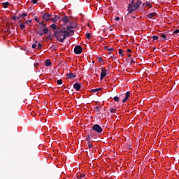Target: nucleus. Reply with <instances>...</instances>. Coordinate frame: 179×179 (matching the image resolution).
Segmentation results:
<instances>
[{
  "mask_svg": "<svg viewBox=\"0 0 179 179\" xmlns=\"http://www.w3.org/2000/svg\"><path fill=\"white\" fill-rule=\"evenodd\" d=\"M64 32L62 29H57V31H54V35L52 37H55L57 41H59L60 43H64L65 40L61 41L62 38H64Z\"/></svg>",
  "mask_w": 179,
  "mask_h": 179,
  "instance_id": "nucleus-1",
  "label": "nucleus"
},
{
  "mask_svg": "<svg viewBox=\"0 0 179 179\" xmlns=\"http://www.w3.org/2000/svg\"><path fill=\"white\" fill-rule=\"evenodd\" d=\"M62 30L64 31V34L63 38L61 39V41H62L63 40H65L66 37H69V36H71V34L66 29H62Z\"/></svg>",
  "mask_w": 179,
  "mask_h": 179,
  "instance_id": "nucleus-6",
  "label": "nucleus"
},
{
  "mask_svg": "<svg viewBox=\"0 0 179 179\" xmlns=\"http://www.w3.org/2000/svg\"><path fill=\"white\" fill-rule=\"evenodd\" d=\"M2 5H3V8H8V6L9 5V2L2 3Z\"/></svg>",
  "mask_w": 179,
  "mask_h": 179,
  "instance_id": "nucleus-19",
  "label": "nucleus"
},
{
  "mask_svg": "<svg viewBox=\"0 0 179 179\" xmlns=\"http://www.w3.org/2000/svg\"><path fill=\"white\" fill-rule=\"evenodd\" d=\"M26 16H27V13H22L17 16V19L19 20V19H23V17H26Z\"/></svg>",
  "mask_w": 179,
  "mask_h": 179,
  "instance_id": "nucleus-14",
  "label": "nucleus"
},
{
  "mask_svg": "<svg viewBox=\"0 0 179 179\" xmlns=\"http://www.w3.org/2000/svg\"><path fill=\"white\" fill-rule=\"evenodd\" d=\"M48 38H51V36L49 35V36H48Z\"/></svg>",
  "mask_w": 179,
  "mask_h": 179,
  "instance_id": "nucleus-53",
  "label": "nucleus"
},
{
  "mask_svg": "<svg viewBox=\"0 0 179 179\" xmlns=\"http://www.w3.org/2000/svg\"><path fill=\"white\" fill-rule=\"evenodd\" d=\"M51 15L48 13H45V14L43 15L42 18L44 20H46V22H48V20H51Z\"/></svg>",
  "mask_w": 179,
  "mask_h": 179,
  "instance_id": "nucleus-5",
  "label": "nucleus"
},
{
  "mask_svg": "<svg viewBox=\"0 0 179 179\" xmlns=\"http://www.w3.org/2000/svg\"><path fill=\"white\" fill-rule=\"evenodd\" d=\"M20 27L21 30H24L26 25H24V24H21L20 25Z\"/></svg>",
  "mask_w": 179,
  "mask_h": 179,
  "instance_id": "nucleus-25",
  "label": "nucleus"
},
{
  "mask_svg": "<svg viewBox=\"0 0 179 179\" xmlns=\"http://www.w3.org/2000/svg\"><path fill=\"white\" fill-rule=\"evenodd\" d=\"M127 52H132V51L131 50V49H127Z\"/></svg>",
  "mask_w": 179,
  "mask_h": 179,
  "instance_id": "nucleus-49",
  "label": "nucleus"
},
{
  "mask_svg": "<svg viewBox=\"0 0 179 179\" xmlns=\"http://www.w3.org/2000/svg\"><path fill=\"white\" fill-rule=\"evenodd\" d=\"M137 15L133 16V19H136Z\"/></svg>",
  "mask_w": 179,
  "mask_h": 179,
  "instance_id": "nucleus-52",
  "label": "nucleus"
},
{
  "mask_svg": "<svg viewBox=\"0 0 179 179\" xmlns=\"http://www.w3.org/2000/svg\"><path fill=\"white\" fill-rule=\"evenodd\" d=\"M134 2H135V0H132L131 3L129 4V6L127 8L129 13H132V12H135V10L138 9L137 7L134 4Z\"/></svg>",
  "mask_w": 179,
  "mask_h": 179,
  "instance_id": "nucleus-2",
  "label": "nucleus"
},
{
  "mask_svg": "<svg viewBox=\"0 0 179 179\" xmlns=\"http://www.w3.org/2000/svg\"><path fill=\"white\" fill-rule=\"evenodd\" d=\"M129 58H131V55H128Z\"/></svg>",
  "mask_w": 179,
  "mask_h": 179,
  "instance_id": "nucleus-54",
  "label": "nucleus"
},
{
  "mask_svg": "<svg viewBox=\"0 0 179 179\" xmlns=\"http://www.w3.org/2000/svg\"><path fill=\"white\" fill-rule=\"evenodd\" d=\"M41 30H42V29L40 28V31H36V33L38 34H39V36H41V37H42V36H43V34H44V32H41Z\"/></svg>",
  "mask_w": 179,
  "mask_h": 179,
  "instance_id": "nucleus-18",
  "label": "nucleus"
},
{
  "mask_svg": "<svg viewBox=\"0 0 179 179\" xmlns=\"http://www.w3.org/2000/svg\"><path fill=\"white\" fill-rule=\"evenodd\" d=\"M51 29H52L53 30H57V25L55 24H52L50 25Z\"/></svg>",
  "mask_w": 179,
  "mask_h": 179,
  "instance_id": "nucleus-22",
  "label": "nucleus"
},
{
  "mask_svg": "<svg viewBox=\"0 0 179 179\" xmlns=\"http://www.w3.org/2000/svg\"><path fill=\"white\" fill-rule=\"evenodd\" d=\"M32 3H37V0H32Z\"/></svg>",
  "mask_w": 179,
  "mask_h": 179,
  "instance_id": "nucleus-47",
  "label": "nucleus"
},
{
  "mask_svg": "<svg viewBox=\"0 0 179 179\" xmlns=\"http://www.w3.org/2000/svg\"><path fill=\"white\" fill-rule=\"evenodd\" d=\"M130 64H135V62H134V60H131V61L130 62Z\"/></svg>",
  "mask_w": 179,
  "mask_h": 179,
  "instance_id": "nucleus-50",
  "label": "nucleus"
},
{
  "mask_svg": "<svg viewBox=\"0 0 179 179\" xmlns=\"http://www.w3.org/2000/svg\"><path fill=\"white\" fill-rule=\"evenodd\" d=\"M159 37H162L164 40H167V38H166V34H161V35H159Z\"/></svg>",
  "mask_w": 179,
  "mask_h": 179,
  "instance_id": "nucleus-27",
  "label": "nucleus"
},
{
  "mask_svg": "<svg viewBox=\"0 0 179 179\" xmlns=\"http://www.w3.org/2000/svg\"><path fill=\"white\" fill-rule=\"evenodd\" d=\"M83 51V49L82 48V46H80V45H77L74 48L75 54H77V55L82 54Z\"/></svg>",
  "mask_w": 179,
  "mask_h": 179,
  "instance_id": "nucleus-4",
  "label": "nucleus"
},
{
  "mask_svg": "<svg viewBox=\"0 0 179 179\" xmlns=\"http://www.w3.org/2000/svg\"><path fill=\"white\" fill-rule=\"evenodd\" d=\"M57 85H62V80L59 79L57 81Z\"/></svg>",
  "mask_w": 179,
  "mask_h": 179,
  "instance_id": "nucleus-35",
  "label": "nucleus"
},
{
  "mask_svg": "<svg viewBox=\"0 0 179 179\" xmlns=\"http://www.w3.org/2000/svg\"><path fill=\"white\" fill-rule=\"evenodd\" d=\"M152 39H153L154 41H156V40H159V36H152Z\"/></svg>",
  "mask_w": 179,
  "mask_h": 179,
  "instance_id": "nucleus-31",
  "label": "nucleus"
},
{
  "mask_svg": "<svg viewBox=\"0 0 179 179\" xmlns=\"http://www.w3.org/2000/svg\"><path fill=\"white\" fill-rule=\"evenodd\" d=\"M88 148L89 149H92V148H93V145L91 144L90 143H88Z\"/></svg>",
  "mask_w": 179,
  "mask_h": 179,
  "instance_id": "nucleus-39",
  "label": "nucleus"
},
{
  "mask_svg": "<svg viewBox=\"0 0 179 179\" xmlns=\"http://www.w3.org/2000/svg\"><path fill=\"white\" fill-rule=\"evenodd\" d=\"M113 99L115 100V101L120 103V98L118 96H115Z\"/></svg>",
  "mask_w": 179,
  "mask_h": 179,
  "instance_id": "nucleus-29",
  "label": "nucleus"
},
{
  "mask_svg": "<svg viewBox=\"0 0 179 179\" xmlns=\"http://www.w3.org/2000/svg\"><path fill=\"white\" fill-rule=\"evenodd\" d=\"M146 6H149L150 8H152V5L150 3H147Z\"/></svg>",
  "mask_w": 179,
  "mask_h": 179,
  "instance_id": "nucleus-48",
  "label": "nucleus"
},
{
  "mask_svg": "<svg viewBox=\"0 0 179 179\" xmlns=\"http://www.w3.org/2000/svg\"><path fill=\"white\" fill-rule=\"evenodd\" d=\"M21 22H20V20H19V23H20Z\"/></svg>",
  "mask_w": 179,
  "mask_h": 179,
  "instance_id": "nucleus-58",
  "label": "nucleus"
},
{
  "mask_svg": "<svg viewBox=\"0 0 179 179\" xmlns=\"http://www.w3.org/2000/svg\"><path fill=\"white\" fill-rule=\"evenodd\" d=\"M115 21H116V22H120V17H117L115 18Z\"/></svg>",
  "mask_w": 179,
  "mask_h": 179,
  "instance_id": "nucleus-45",
  "label": "nucleus"
},
{
  "mask_svg": "<svg viewBox=\"0 0 179 179\" xmlns=\"http://www.w3.org/2000/svg\"><path fill=\"white\" fill-rule=\"evenodd\" d=\"M37 47V45L36 43L32 44L31 48L34 49Z\"/></svg>",
  "mask_w": 179,
  "mask_h": 179,
  "instance_id": "nucleus-40",
  "label": "nucleus"
},
{
  "mask_svg": "<svg viewBox=\"0 0 179 179\" xmlns=\"http://www.w3.org/2000/svg\"><path fill=\"white\" fill-rule=\"evenodd\" d=\"M37 66H38V63H35L34 64V67L36 68V69H37Z\"/></svg>",
  "mask_w": 179,
  "mask_h": 179,
  "instance_id": "nucleus-46",
  "label": "nucleus"
},
{
  "mask_svg": "<svg viewBox=\"0 0 179 179\" xmlns=\"http://www.w3.org/2000/svg\"><path fill=\"white\" fill-rule=\"evenodd\" d=\"M73 87L74 89H76V90H77L78 92H79V90H80V85H79V83H75L73 85Z\"/></svg>",
  "mask_w": 179,
  "mask_h": 179,
  "instance_id": "nucleus-13",
  "label": "nucleus"
},
{
  "mask_svg": "<svg viewBox=\"0 0 179 179\" xmlns=\"http://www.w3.org/2000/svg\"><path fill=\"white\" fill-rule=\"evenodd\" d=\"M92 131H95V132H97L98 134H101V132H103V128L99 124H94L92 127Z\"/></svg>",
  "mask_w": 179,
  "mask_h": 179,
  "instance_id": "nucleus-3",
  "label": "nucleus"
},
{
  "mask_svg": "<svg viewBox=\"0 0 179 179\" xmlns=\"http://www.w3.org/2000/svg\"><path fill=\"white\" fill-rule=\"evenodd\" d=\"M12 19L13 20H17V17H16V15H13Z\"/></svg>",
  "mask_w": 179,
  "mask_h": 179,
  "instance_id": "nucleus-41",
  "label": "nucleus"
},
{
  "mask_svg": "<svg viewBox=\"0 0 179 179\" xmlns=\"http://www.w3.org/2000/svg\"><path fill=\"white\" fill-rule=\"evenodd\" d=\"M71 29H75V27H73V26H68L67 27V30H71Z\"/></svg>",
  "mask_w": 179,
  "mask_h": 179,
  "instance_id": "nucleus-37",
  "label": "nucleus"
},
{
  "mask_svg": "<svg viewBox=\"0 0 179 179\" xmlns=\"http://www.w3.org/2000/svg\"><path fill=\"white\" fill-rule=\"evenodd\" d=\"M43 34H48V28L43 29Z\"/></svg>",
  "mask_w": 179,
  "mask_h": 179,
  "instance_id": "nucleus-23",
  "label": "nucleus"
},
{
  "mask_svg": "<svg viewBox=\"0 0 179 179\" xmlns=\"http://www.w3.org/2000/svg\"><path fill=\"white\" fill-rule=\"evenodd\" d=\"M70 33H75V31H74V30H71V29H70Z\"/></svg>",
  "mask_w": 179,
  "mask_h": 179,
  "instance_id": "nucleus-51",
  "label": "nucleus"
},
{
  "mask_svg": "<svg viewBox=\"0 0 179 179\" xmlns=\"http://www.w3.org/2000/svg\"><path fill=\"white\" fill-rule=\"evenodd\" d=\"M39 24L43 26V27H47V24H44V22H41Z\"/></svg>",
  "mask_w": 179,
  "mask_h": 179,
  "instance_id": "nucleus-36",
  "label": "nucleus"
},
{
  "mask_svg": "<svg viewBox=\"0 0 179 179\" xmlns=\"http://www.w3.org/2000/svg\"><path fill=\"white\" fill-rule=\"evenodd\" d=\"M134 5L136 6V8L138 9L139 8V6L142 5V0H137L136 3H134Z\"/></svg>",
  "mask_w": 179,
  "mask_h": 179,
  "instance_id": "nucleus-9",
  "label": "nucleus"
},
{
  "mask_svg": "<svg viewBox=\"0 0 179 179\" xmlns=\"http://www.w3.org/2000/svg\"><path fill=\"white\" fill-rule=\"evenodd\" d=\"M98 61L99 62H103V58H101V57H98Z\"/></svg>",
  "mask_w": 179,
  "mask_h": 179,
  "instance_id": "nucleus-42",
  "label": "nucleus"
},
{
  "mask_svg": "<svg viewBox=\"0 0 179 179\" xmlns=\"http://www.w3.org/2000/svg\"><path fill=\"white\" fill-rule=\"evenodd\" d=\"M119 54L121 57H124V54L122 53V49H119Z\"/></svg>",
  "mask_w": 179,
  "mask_h": 179,
  "instance_id": "nucleus-30",
  "label": "nucleus"
},
{
  "mask_svg": "<svg viewBox=\"0 0 179 179\" xmlns=\"http://www.w3.org/2000/svg\"><path fill=\"white\" fill-rule=\"evenodd\" d=\"M147 17H149V19H153V17H156V13H150L147 15Z\"/></svg>",
  "mask_w": 179,
  "mask_h": 179,
  "instance_id": "nucleus-11",
  "label": "nucleus"
},
{
  "mask_svg": "<svg viewBox=\"0 0 179 179\" xmlns=\"http://www.w3.org/2000/svg\"><path fill=\"white\" fill-rule=\"evenodd\" d=\"M86 141H87L88 143H90V141H92V137L89 134L87 135Z\"/></svg>",
  "mask_w": 179,
  "mask_h": 179,
  "instance_id": "nucleus-20",
  "label": "nucleus"
},
{
  "mask_svg": "<svg viewBox=\"0 0 179 179\" xmlns=\"http://www.w3.org/2000/svg\"><path fill=\"white\" fill-rule=\"evenodd\" d=\"M129 96H131V92L129 91H128L127 92H126L125 97L122 100V103H126L127 100H128V99H129Z\"/></svg>",
  "mask_w": 179,
  "mask_h": 179,
  "instance_id": "nucleus-8",
  "label": "nucleus"
},
{
  "mask_svg": "<svg viewBox=\"0 0 179 179\" xmlns=\"http://www.w3.org/2000/svg\"><path fill=\"white\" fill-rule=\"evenodd\" d=\"M66 76L68 79H73V78H76V75H75L73 73H69V74H66Z\"/></svg>",
  "mask_w": 179,
  "mask_h": 179,
  "instance_id": "nucleus-10",
  "label": "nucleus"
},
{
  "mask_svg": "<svg viewBox=\"0 0 179 179\" xmlns=\"http://www.w3.org/2000/svg\"><path fill=\"white\" fill-rule=\"evenodd\" d=\"M100 90H101V88H96V89H92L91 92H92L93 93H96L97 92H100Z\"/></svg>",
  "mask_w": 179,
  "mask_h": 179,
  "instance_id": "nucleus-17",
  "label": "nucleus"
},
{
  "mask_svg": "<svg viewBox=\"0 0 179 179\" xmlns=\"http://www.w3.org/2000/svg\"><path fill=\"white\" fill-rule=\"evenodd\" d=\"M175 34H179V29H176L173 31V36H175Z\"/></svg>",
  "mask_w": 179,
  "mask_h": 179,
  "instance_id": "nucleus-34",
  "label": "nucleus"
},
{
  "mask_svg": "<svg viewBox=\"0 0 179 179\" xmlns=\"http://www.w3.org/2000/svg\"><path fill=\"white\" fill-rule=\"evenodd\" d=\"M90 33H87L86 34V38H87V40H90Z\"/></svg>",
  "mask_w": 179,
  "mask_h": 179,
  "instance_id": "nucleus-33",
  "label": "nucleus"
},
{
  "mask_svg": "<svg viewBox=\"0 0 179 179\" xmlns=\"http://www.w3.org/2000/svg\"><path fill=\"white\" fill-rule=\"evenodd\" d=\"M86 177V175L82 173V174H80V176H78V179H83Z\"/></svg>",
  "mask_w": 179,
  "mask_h": 179,
  "instance_id": "nucleus-24",
  "label": "nucleus"
},
{
  "mask_svg": "<svg viewBox=\"0 0 179 179\" xmlns=\"http://www.w3.org/2000/svg\"><path fill=\"white\" fill-rule=\"evenodd\" d=\"M104 50H108V51H114V48H108V46H104Z\"/></svg>",
  "mask_w": 179,
  "mask_h": 179,
  "instance_id": "nucleus-21",
  "label": "nucleus"
},
{
  "mask_svg": "<svg viewBox=\"0 0 179 179\" xmlns=\"http://www.w3.org/2000/svg\"><path fill=\"white\" fill-rule=\"evenodd\" d=\"M91 138H96V135L93 134V131H90Z\"/></svg>",
  "mask_w": 179,
  "mask_h": 179,
  "instance_id": "nucleus-32",
  "label": "nucleus"
},
{
  "mask_svg": "<svg viewBox=\"0 0 179 179\" xmlns=\"http://www.w3.org/2000/svg\"><path fill=\"white\" fill-rule=\"evenodd\" d=\"M127 62H129V59H127Z\"/></svg>",
  "mask_w": 179,
  "mask_h": 179,
  "instance_id": "nucleus-55",
  "label": "nucleus"
},
{
  "mask_svg": "<svg viewBox=\"0 0 179 179\" xmlns=\"http://www.w3.org/2000/svg\"><path fill=\"white\" fill-rule=\"evenodd\" d=\"M62 20L64 22V23H68L69 22V17L66 15L62 18Z\"/></svg>",
  "mask_w": 179,
  "mask_h": 179,
  "instance_id": "nucleus-12",
  "label": "nucleus"
},
{
  "mask_svg": "<svg viewBox=\"0 0 179 179\" xmlns=\"http://www.w3.org/2000/svg\"><path fill=\"white\" fill-rule=\"evenodd\" d=\"M106 75H107V69H101V80H103L104 78H106Z\"/></svg>",
  "mask_w": 179,
  "mask_h": 179,
  "instance_id": "nucleus-7",
  "label": "nucleus"
},
{
  "mask_svg": "<svg viewBox=\"0 0 179 179\" xmlns=\"http://www.w3.org/2000/svg\"><path fill=\"white\" fill-rule=\"evenodd\" d=\"M41 47H43V45H41V43H38V48H41Z\"/></svg>",
  "mask_w": 179,
  "mask_h": 179,
  "instance_id": "nucleus-44",
  "label": "nucleus"
},
{
  "mask_svg": "<svg viewBox=\"0 0 179 179\" xmlns=\"http://www.w3.org/2000/svg\"><path fill=\"white\" fill-rule=\"evenodd\" d=\"M45 66H51V61L50 59H47L45 62Z\"/></svg>",
  "mask_w": 179,
  "mask_h": 179,
  "instance_id": "nucleus-16",
  "label": "nucleus"
},
{
  "mask_svg": "<svg viewBox=\"0 0 179 179\" xmlns=\"http://www.w3.org/2000/svg\"><path fill=\"white\" fill-rule=\"evenodd\" d=\"M34 20H36V22H37L38 23H40V20H38V18L37 17H35Z\"/></svg>",
  "mask_w": 179,
  "mask_h": 179,
  "instance_id": "nucleus-43",
  "label": "nucleus"
},
{
  "mask_svg": "<svg viewBox=\"0 0 179 179\" xmlns=\"http://www.w3.org/2000/svg\"><path fill=\"white\" fill-rule=\"evenodd\" d=\"M94 110L96 113H100V107L96 106Z\"/></svg>",
  "mask_w": 179,
  "mask_h": 179,
  "instance_id": "nucleus-28",
  "label": "nucleus"
},
{
  "mask_svg": "<svg viewBox=\"0 0 179 179\" xmlns=\"http://www.w3.org/2000/svg\"><path fill=\"white\" fill-rule=\"evenodd\" d=\"M58 19H59V17L58 15H55V17H52L50 19L53 22V23H55L58 22Z\"/></svg>",
  "mask_w": 179,
  "mask_h": 179,
  "instance_id": "nucleus-15",
  "label": "nucleus"
},
{
  "mask_svg": "<svg viewBox=\"0 0 179 179\" xmlns=\"http://www.w3.org/2000/svg\"><path fill=\"white\" fill-rule=\"evenodd\" d=\"M30 23H31V20H27L25 21V24H30Z\"/></svg>",
  "mask_w": 179,
  "mask_h": 179,
  "instance_id": "nucleus-38",
  "label": "nucleus"
},
{
  "mask_svg": "<svg viewBox=\"0 0 179 179\" xmlns=\"http://www.w3.org/2000/svg\"><path fill=\"white\" fill-rule=\"evenodd\" d=\"M145 6V3L143 4V6Z\"/></svg>",
  "mask_w": 179,
  "mask_h": 179,
  "instance_id": "nucleus-57",
  "label": "nucleus"
},
{
  "mask_svg": "<svg viewBox=\"0 0 179 179\" xmlns=\"http://www.w3.org/2000/svg\"><path fill=\"white\" fill-rule=\"evenodd\" d=\"M113 59H117V57H114Z\"/></svg>",
  "mask_w": 179,
  "mask_h": 179,
  "instance_id": "nucleus-56",
  "label": "nucleus"
},
{
  "mask_svg": "<svg viewBox=\"0 0 179 179\" xmlns=\"http://www.w3.org/2000/svg\"><path fill=\"white\" fill-rule=\"evenodd\" d=\"M110 111L111 114H115V111H117V109H115V108H111V109L110 110Z\"/></svg>",
  "mask_w": 179,
  "mask_h": 179,
  "instance_id": "nucleus-26",
  "label": "nucleus"
}]
</instances>
